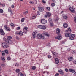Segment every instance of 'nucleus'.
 <instances>
[{
	"instance_id": "nucleus-1",
	"label": "nucleus",
	"mask_w": 76,
	"mask_h": 76,
	"mask_svg": "<svg viewBox=\"0 0 76 76\" xmlns=\"http://www.w3.org/2000/svg\"><path fill=\"white\" fill-rule=\"evenodd\" d=\"M71 31V29L70 28H69L68 30L66 31V33L65 34V36L66 37H69V39L71 40H73L74 38L75 37V35L74 34H71L70 32Z\"/></svg>"
},
{
	"instance_id": "nucleus-2",
	"label": "nucleus",
	"mask_w": 76,
	"mask_h": 76,
	"mask_svg": "<svg viewBox=\"0 0 76 76\" xmlns=\"http://www.w3.org/2000/svg\"><path fill=\"white\" fill-rule=\"evenodd\" d=\"M37 37L38 39H41L42 38L43 39H44V37L42 36L41 34H37Z\"/></svg>"
},
{
	"instance_id": "nucleus-3",
	"label": "nucleus",
	"mask_w": 76,
	"mask_h": 76,
	"mask_svg": "<svg viewBox=\"0 0 76 76\" xmlns=\"http://www.w3.org/2000/svg\"><path fill=\"white\" fill-rule=\"evenodd\" d=\"M2 46L4 48H7V44L6 43H3L2 44Z\"/></svg>"
},
{
	"instance_id": "nucleus-4",
	"label": "nucleus",
	"mask_w": 76,
	"mask_h": 76,
	"mask_svg": "<svg viewBox=\"0 0 76 76\" xmlns=\"http://www.w3.org/2000/svg\"><path fill=\"white\" fill-rule=\"evenodd\" d=\"M38 28H40V29H43L44 30L45 29H46L45 26L42 25H39L38 26Z\"/></svg>"
},
{
	"instance_id": "nucleus-5",
	"label": "nucleus",
	"mask_w": 76,
	"mask_h": 76,
	"mask_svg": "<svg viewBox=\"0 0 76 76\" xmlns=\"http://www.w3.org/2000/svg\"><path fill=\"white\" fill-rule=\"evenodd\" d=\"M28 31V28L27 27H24L23 32L24 34H27V31Z\"/></svg>"
},
{
	"instance_id": "nucleus-6",
	"label": "nucleus",
	"mask_w": 76,
	"mask_h": 76,
	"mask_svg": "<svg viewBox=\"0 0 76 76\" xmlns=\"http://www.w3.org/2000/svg\"><path fill=\"white\" fill-rule=\"evenodd\" d=\"M48 20L50 26H53V21L52 20V19L51 18H49Z\"/></svg>"
},
{
	"instance_id": "nucleus-7",
	"label": "nucleus",
	"mask_w": 76,
	"mask_h": 76,
	"mask_svg": "<svg viewBox=\"0 0 76 76\" xmlns=\"http://www.w3.org/2000/svg\"><path fill=\"white\" fill-rule=\"evenodd\" d=\"M69 10L72 13H75V8L72 7L69 8Z\"/></svg>"
},
{
	"instance_id": "nucleus-8",
	"label": "nucleus",
	"mask_w": 76,
	"mask_h": 76,
	"mask_svg": "<svg viewBox=\"0 0 76 76\" xmlns=\"http://www.w3.org/2000/svg\"><path fill=\"white\" fill-rule=\"evenodd\" d=\"M0 32L1 35H5V33L3 31V30L2 28H0Z\"/></svg>"
},
{
	"instance_id": "nucleus-9",
	"label": "nucleus",
	"mask_w": 76,
	"mask_h": 76,
	"mask_svg": "<svg viewBox=\"0 0 76 76\" xmlns=\"http://www.w3.org/2000/svg\"><path fill=\"white\" fill-rule=\"evenodd\" d=\"M41 22L43 24H45L47 23V20L44 19H41Z\"/></svg>"
},
{
	"instance_id": "nucleus-10",
	"label": "nucleus",
	"mask_w": 76,
	"mask_h": 76,
	"mask_svg": "<svg viewBox=\"0 0 76 76\" xmlns=\"http://www.w3.org/2000/svg\"><path fill=\"white\" fill-rule=\"evenodd\" d=\"M38 9L39 11V12H43L44 10V8L41 7H38Z\"/></svg>"
},
{
	"instance_id": "nucleus-11",
	"label": "nucleus",
	"mask_w": 76,
	"mask_h": 76,
	"mask_svg": "<svg viewBox=\"0 0 76 76\" xmlns=\"http://www.w3.org/2000/svg\"><path fill=\"white\" fill-rule=\"evenodd\" d=\"M4 27L5 28L6 30L7 31H10V28L8 27L6 25H5L4 26Z\"/></svg>"
},
{
	"instance_id": "nucleus-12",
	"label": "nucleus",
	"mask_w": 76,
	"mask_h": 76,
	"mask_svg": "<svg viewBox=\"0 0 76 76\" xmlns=\"http://www.w3.org/2000/svg\"><path fill=\"white\" fill-rule=\"evenodd\" d=\"M52 53L53 56H55L56 57H57V56H58V53H57L53 51L52 52Z\"/></svg>"
},
{
	"instance_id": "nucleus-13",
	"label": "nucleus",
	"mask_w": 76,
	"mask_h": 76,
	"mask_svg": "<svg viewBox=\"0 0 76 76\" xmlns=\"http://www.w3.org/2000/svg\"><path fill=\"white\" fill-rule=\"evenodd\" d=\"M56 33L57 34H59L60 33V30L59 28H57L56 31Z\"/></svg>"
},
{
	"instance_id": "nucleus-14",
	"label": "nucleus",
	"mask_w": 76,
	"mask_h": 76,
	"mask_svg": "<svg viewBox=\"0 0 76 76\" xmlns=\"http://www.w3.org/2000/svg\"><path fill=\"white\" fill-rule=\"evenodd\" d=\"M36 34L37 32L36 31H34L33 32V33L32 34L33 38H35L36 37V36H35V35H36Z\"/></svg>"
},
{
	"instance_id": "nucleus-15",
	"label": "nucleus",
	"mask_w": 76,
	"mask_h": 76,
	"mask_svg": "<svg viewBox=\"0 0 76 76\" xmlns=\"http://www.w3.org/2000/svg\"><path fill=\"white\" fill-rule=\"evenodd\" d=\"M61 36H57L55 37L56 39H57L58 40H60L61 38Z\"/></svg>"
},
{
	"instance_id": "nucleus-16",
	"label": "nucleus",
	"mask_w": 76,
	"mask_h": 76,
	"mask_svg": "<svg viewBox=\"0 0 76 76\" xmlns=\"http://www.w3.org/2000/svg\"><path fill=\"white\" fill-rule=\"evenodd\" d=\"M55 63H56V64H58V63H59V61L58 59L57 58H55Z\"/></svg>"
},
{
	"instance_id": "nucleus-17",
	"label": "nucleus",
	"mask_w": 76,
	"mask_h": 76,
	"mask_svg": "<svg viewBox=\"0 0 76 76\" xmlns=\"http://www.w3.org/2000/svg\"><path fill=\"white\" fill-rule=\"evenodd\" d=\"M6 42H7V43H9L10 44H12L13 43V42H12L11 40H7V41H6Z\"/></svg>"
},
{
	"instance_id": "nucleus-18",
	"label": "nucleus",
	"mask_w": 76,
	"mask_h": 76,
	"mask_svg": "<svg viewBox=\"0 0 76 76\" xmlns=\"http://www.w3.org/2000/svg\"><path fill=\"white\" fill-rule=\"evenodd\" d=\"M68 60L69 61H72L73 60V57H69L68 58Z\"/></svg>"
},
{
	"instance_id": "nucleus-19",
	"label": "nucleus",
	"mask_w": 76,
	"mask_h": 76,
	"mask_svg": "<svg viewBox=\"0 0 76 76\" xmlns=\"http://www.w3.org/2000/svg\"><path fill=\"white\" fill-rule=\"evenodd\" d=\"M46 14L48 17H50L51 15V14L50 12H46Z\"/></svg>"
},
{
	"instance_id": "nucleus-20",
	"label": "nucleus",
	"mask_w": 76,
	"mask_h": 76,
	"mask_svg": "<svg viewBox=\"0 0 76 76\" xmlns=\"http://www.w3.org/2000/svg\"><path fill=\"white\" fill-rule=\"evenodd\" d=\"M69 70L70 72H72V73H75V69H69Z\"/></svg>"
},
{
	"instance_id": "nucleus-21",
	"label": "nucleus",
	"mask_w": 76,
	"mask_h": 76,
	"mask_svg": "<svg viewBox=\"0 0 76 76\" xmlns=\"http://www.w3.org/2000/svg\"><path fill=\"white\" fill-rule=\"evenodd\" d=\"M58 72H59V73H60V74H61V75H63V74H64V72H63V70H58Z\"/></svg>"
},
{
	"instance_id": "nucleus-22",
	"label": "nucleus",
	"mask_w": 76,
	"mask_h": 76,
	"mask_svg": "<svg viewBox=\"0 0 76 76\" xmlns=\"http://www.w3.org/2000/svg\"><path fill=\"white\" fill-rule=\"evenodd\" d=\"M63 26L64 28H67L68 27V25L66 23L64 24Z\"/></svg>"
},
{
	"instance_id": "nucleus-23",
	"label": "nucleus",
	"mask_w": 76,
	"mask_h": 76,
	"mask_svg": "<svg viewBox=\"0 0 76 76\" xmlns=\"http://www.w3.org/2000/svg\"><path fill=\"white\" fill-rule=\"evenodd\" d=\"M12 37L10 36H8L7 37V39L8 40H10V39H12Z\"/></svg>"
},
{
	"instance_id": "nucleus-24",
	"label": "nucleus",
	"mask_w": 76,
	"mask_h": 76,
	"mask_svg": "<svg viewBox=\"0 0 76 76\" xmlns=\"http://www.w3.org/2000/svg\"><path fill=\"white\" fill-rule=\"evenodd\" d=\"M46 9L48 11H50V10H51L50 8L48 7H46Z\"/></svg>"
},
{
	"instance_id": "nucleus-25",
	"label": "nucleus",
	"mask_w": 76,
	"mask_h": 76,
	"mask_svg": "<svg viewBox=\"0 0 76 76\" xmlns=\"http://www.w3.org/2000/svg\"><path fill=\"white\" fill-rule=\"evenodd\" d=\"M18 76H23V74L21 72H20L18 74Z\"/></svg>"
},
{
	"instance_id": "nucleus-26",
	"label": "nucleus",
	"mask_w": 76,
	"mask_h": 76,
	"mask_svg": "<svg viewBox=\"0 0 76 76\" xmlns=\"http://www.w3.org/2000/svg\"><path fill=\"white\" fill-rule=\"evenodd\" d=\"M19 35L20 36H22L23 35V33L22 31H20L19 33Z\"/></svg>"
},
{
	"instance_id": "nucleus-27",
	"label": "nucleus",
	"mask_w": 76,
	"mask_h": 76,
	"mask_svg": "<svg viewBox=\"0 0 76 76\" xmlns=\"http://www.w3.org/2000/svg\"><path fill=\"white\" fill-rule=\"evenodd\" d=\"M32 69L33 70H35L36 69V66H33L32 67Z\"/></svg>"
},
{
	"instance_id": "nucleus-28",
	"label": "nucleus",
	"mask_w": 76,
	"mask_h": 76,
	"mask_svg": "<svg viewBox=\"0 0 76 76\" xmlns=\"http://www.w3.org/2000/svg\"><path fill=\"white\" fill-rule=\"evenodd\" d=\"M4 52L7 54H8L9 53V51H8V50H4Z\"/></svg>"
},
{
	"instance_id": "nucleus-29",
	"label": "nucleus",
	"mask_w": 76,
	"mask_h": 76,
	"mask_svg": "<svg viewBox=\"0 0 76 76\" xmlns=\"http://www.w3.org/2000/svg\"><path fill=\"white\" fill-rule=\"evenodd\" d=\"M72 54H75L76 53V51H75V50H72Z\"/></svg>"
},
{
	"instance_id": "nucleus-30",
	"label": "nucleus",
	"mask_w": 76,
	"mask_h": 76,
	"mask_svg": "<svg viewBox=\"0 0 76 76\" xmlns=\"http://www.w3.org/2000/svg\"><path fill=\"white\" fill-rule=\"evenodd\" d=\"M36 16H37V15H33L32 16V19H35V18H36Z\"/></svg>"
},
{
	"instance_id": "nucleus-31",
	"label": "nucleus",
	"mask_w": 76,
	"mask_h": 76,
	"mask_svg": "<svg viewBox=\"0 0 76 76\" xmlns=\"http://www.w3.org/2000/svg\"><path fill=\"white\" fill-rule=\"evenodd\" d=\"M63 17L65 19H67V17L66 15H63Z\"/></svg>"
},
{
	"instance_id": "nucleus-32",
	"label": "nucleus",
	"mask_w": 76,
	"mask_h": 76,
	"mask_svg": "<svg viewBox=\"0 0 76 76\" xmlns=\"http://www.w3.org/2000/svg\"><path fill=\"white\" fill-rule=\"evenodd\" d=\"M45 36H47V37H49L50 36L49 34H48V33H45Z\"/></svg>"
},
{
	"instance_id": "nucleus-33",
	"label": "nucleus",
	"mask_w": 76,
	"mask_h": 76,
	"mask_svg": "<svg viewBox=\"0 0 76 76\" xmlns=\"http://www.w3.org/2000/svg\"><path fill=\"white\" fill-rule=\"evenodd\" d=\"M21 21L22 22H24V21H25V18H22V19L21 20Z\"/></svg>"
},
{
	"instance_id": "nucleus-34",
	"label": "nucleus",
	"mask_w": 76,
	"mask_h": 76,
	"mask_svg": "<svg viewBox=\"0 0 76 76\" xmlns=\"http://www.w3.org/2000/svg\"><path fill=\"white\" fill-rule=\"evenodd\" d=\"M15 66L16 67H18V66H19V63H16L15 64Z\"/></svg>"
},
{
	"instance_id": "nucleus-35",
	"label": "nucleus",
	"mask_w": 76,
	"mask_h": 76,
	"mask_svg": "<svg viewBox=\"0 0 76 76\" xmlns=\"http://www.w3.org/2000/svg\"><path fill=\"white\" fill-rule=\"evenodd\" d=\"M8 11L9 12H12V9H11V8L9 7L8 8Z\"/></svg>"
},
{
	"instance_id": "nucleus-36",
	"label": "nucleus",
	"mask_w": 76,
	"mask_h": 76,
	"mask_svg": "<svg viewBox=\"0 0 76 76\" xmlns=\"http://www.w3.org/2000/svg\"><path fill=\"white\" fill-rule=\"evenodd\" d=\"M0 13H3V10L2 9H0Z\"/></svg>"
},
{
	"instance_id": "nucleus-37",
	"label": "nucleus",
	"mask_w": 76,
	"mask_h": 76,
	"mask_svg": "<svg viewBox=\"0 0 76 76\" xmlns=\"http://www.w3.org/2000/svg\"><path fill=\"white\" fill-rule=\"evenodd\" d=\"M2 55L3 56H5V53H4V51H2Z\"/></svg>"
},
{
	"instance_id": "nucleus-38",
	"label": "nucleus",
	"mask_w": 76,
	"mask_h": 76,
	"mask_svg": "<svg viewBox=\"0 0 76 76\" xmlns=\"http://www.w3.org/2000/svg\"><path fill=\"white\" fill-rule=\"evenodd\" d=\"M7 60H8L9 61H10V60H11V58L10 57H7Z\"/></svg>"
},
{
	"instance_id": "nucleus-39",
	"label": "nucleus",
	"mask_w": 76,
	"mask_h": 76,
	"mask_svg": "<svg viewBox=\"0 0 76 76\" xmlns=\"http://www.w3.org/2000/svg\"><path fill=\"white\" fill-rule=\"evenodd\" d=\"M16 72L17 73H19V72H20V70H19V69H16Z\"/></svg>"
},
{
	"instance_id": "nucleus-40",
	"label": "nucleus",
	"mask_w": 76,
	"mask_h": 76,
	"mask_svg": "<svg viewBox=\"0 0 76 76\" xmlns=\"http://www.w3.org/2000/svg\"><path fill=\"white\" fill-rule=\"evenodd\" d=\"M10 25L11 26H12V27H13L15 26V25H14V24H13V23H11Z\"/></svg>"
},
{
	"instance_id": "nucleus-41",
	"label": "nucleus",
	"mask_w": 76,
	"mask_h": 76,
	"mask_svg": "<svg viewBox=\"0 0 76 76\" xmlns=\"http://www.w3.org/2000/svg\"><path fill=\"white\" fill-rule=\"evenodd\" d=\"M55 3H52L51 4V6H52V7H54L55 6Z\"/></svg>"
},
{
	"instance_id": "nucleus-42",
	"label": "nucleus",
	"mask_w": 76,
	"mask_h": 76,
	"mask_svg": "<svg viewBox=\"0 0 76 76\" xmlns=\"http://www.w3.org/2000/svg\"><path fill=\"white\" fill-rule=\"evenodd\" d=\"M65 71L66 72H69V69H68L66 68L65 69Z\"/></svg>"
},
{
	"instance_id": "nucleus-43",
	"label": "nucleus",
	"mask_w": 76,
	"mask_h": 76,
	"mask_svg": "<svg viewBox=\"0 0 76 76\" xmlns=\"http://www.w3.org/2000/svg\"><path fill=\"white\" fill-rule=\"evenodd\" d=\"M74 21L75 22V23H76V16L74 17Z\"/></svg>"
},
{
	"instance_id": "nucleus-44",
	"label": "nucleus",
	"mask_w": 76,
	"mask_h": 76,
	"mask_svg": "<svg viewBox=\"0 0 76 76\" xmlns=\"http://www.w3.org/2000/svg\"><path fill=\"white\" fill-rule=\"evenodd\" d=\"M1 59L2 60H4L5 59V58L4 57H2L1 58Z\"/></svg>"
},
{
	"instance_id": "nucleus-45",
	"label": "nucleus",
	"mask_w": 76,
	"mask_h": 76,
	"mask_svg": "<svg viewBox=\"0 0 76 76\" xmlns=\"http://www.w3.org/2000/svg\"><path fill=\"white\" fill-rule=\"evenodd\" d=\"M37 15H40V12L39 11H37Z\"/></svg>"
},
{
	"instance_id": "nucleus-46",
	"label": "nucleus",
	"mask_w": 76,
	"mask_h": 76,
	"mask_svg": "<svg viewBox=\"0 0 76 76\" xmlns=\"http://www.w3.org/2000/svg\"><path fill=\"white\" fill-rule=\"evenodd\" d=\"M20 29V27H18L16 28L17 30H19V29Z\"/></svg>"
},
{
	"instance_id": "nucleus-47",
	"label": "nucleus",
	"mask_w": 76,
	"mask_h": 76,
	"mask_svg": "<svg viewBox=\"0 0 76 76\" xmlns=\"http://www.w3.org/2000/svg\"><path fill=\"white\" fill-rule=\"evenodd\" d=\"M42 3H44V4L46 3V2L45 1H44V0H42Z\"/></svg>"
},
{
	"instance_id": "nucleus-48",
	"label": "nucleus",
	"mask_w": 76,
	"mask_h": 76,
	"mask_svg": "<svg viewBox=\"0 0 76 76\" xmlns=\"http://www.w3.org/2000/svg\"><path fill=\"white\" fill-rule=\"evenodd\" d=\"M48 58H51V56L50 55H48Z\"/></svg>"
},
{
	"instance_id": "nucleus-49",
	"label": "nucleus",
	"mask_w": 76,
	"mask_h": 76,
	"mask_svg": "<svg viewBox=\"0 0 76 76\" xmlns=\"http://www.w3.org/2000/svg\"><path fill=\"white\" fill-rule=\"evenodd\" d=\"M73 63H74V64H76V60H74L73 61Z\"/></svg>"
},
{
	"instance_id": "nucleus-50",
	"label": "nucleus",
	"mask_w": 76,
	"mask_h": 76,
	"mask_svg": "<svg viewBox=\"0 0 76 76\" xmlns=\"http://www.w3.org/2000/svg\"><path fill=\"white\" fill-rule=\"evenodd\" d=\"M1 66H2V67H4V66H5V64H2Z\"/></svg>"
},
{
	"instance_id": "nucleus-51",
	"label": "nucleus",
	"mask_w": 76,
	"mask_h": 76,
	"mask_svg": "<svg viewBox=\"0 0 76 76\" xmlns=\"http://www.w3.org/2000/svg\"><path fill=\"white\" fill-rule=\"evenodd\" d=\"M2 6V7H4V6H5V4H2V5H1Z\"/></svg>"
},
{
	"instance_id": "nucleus-52",
	"label": "nucleus",
	"mask_w": 76,
	"mask_h": 76,
	"mask_svg": "<svg viewBox=\"0 0 76 76\" xmlns=\"http://www.w3.org/2000/svg\"><path fill=\"white\" fill-rule=\"evenodd\" d=\"M15 34L16 35H19V33H18V32L17 31L15 32Z\"/></svg>"
},
{
	"instance_id": "nucleus-53",
	"label": "nucleus",
	"mask_w": 76,
	"mask_h": 76,
	"mask_svg": "<svg viewBox=\"0 0 76 76\" xmlns=\"http://www.w3.org/2000/svg\"><path fill=\"white\" fill-rule=\"evenodd\" d=\"M59 75V74L58 73H57L55 74V76H58Z\"/></svg>"
},
{
	"instance_id": "nucleus-54",
	"label": "nucleus",
	"mask_w": 76,
	"mask_h": 76,
	"mask_svg": "<svg viewBox=\"0 0 76 76\" xmlns=\"http://www.w3.org/2000/svg\"><path fill=\"white\" fill-rule=\"evenodd\" d=\"M16 38L17 39L19 40V37H18L17 36L16 37Z\"/></svg>"
},
{
	"instance_id": "nucleus-55",
	"label": "nucleus",
	"mask_w": 76,
	"mask_h": 76,
	"mask_svg": "<svg viewBox=\"0 0 76 76\" xmlns=\"http://www.w3.org/2000/svg\"><path fill=\"white\" fill-rule=\"evenodd\" d=\"M28 13V11H25V12L24 13V14H26V13Z\"/></svg>"
},
{
	"instance_id": "nucleus-56",
	"label": "nucleus",
	"mask_w": 76,
	"mask_h": 76,
	"mask_svg": "<svg viewBox=\"0 0 76 76\" xmlns=\"http://www.w3.org/2000/svg\"><path fill=\"white\" fill-rule=\"evenodd\" d=\"M14 7H15V6L13 5H12L11 6V7L12 8H14Z\"/></svg>"
},
{
	"instance_id": "nucleus-57",
	"label": "nucleus",
	"mask_w": 76,
	"mask_h": 76,
	"mask_svg": "<svg viewBox=\"0 0 76 76\" xmlns=\"http://www.w3.org/2000/svg\"><path fill=\"white\" fill-rule=\"evenodd\" d=\"M30 3H31V4H34V3L33 2L31 1L30 2Z\"/></svg>"
},
{
	"instance_id": "nucleus-58",
	"label": "nucleus",
	"mask_w": 76,
	"mask_h": 76,
	"mask_svg": "<svg viewBox=\"0 0 76 76\" xmlns=\"http://www.w3.org/2000/svg\"><path fill=\"white\" fill-rule=\"evenodd\" d=\"M58 18H57V19H56L55 20V21L56 22H57V21H58Z\"/></svg>"
},
{
	"instance_id": "nucleus-59",
	"label": "nucleus",
	"mask_w": 76,
	"mask_h": 76,
	"mask_svg": "<svg viewBox=\"0 0 76 76\" xmlns=\"http://www.w3.org/2000/svg\"><path fill=\"white\" fill-rule=\"evenodd\" d=\"M11 14L12 15H13V12H12V11H11Z\"/></svg>"
},
{
	"instance_id": "nucleus-60",
	"label": "nucleus",
	"mask_w": 76,
	"mask_h": 76,
	"mask_svg": "<svg viewBox=\"0 0 76 76\" xmlns=\"http://www.w3.org/2000/svg\"><path fill=\"white\" fill-rule=\"evenodd\" d=\"M64 41H62L61 42V44H64Z\"/></svg>"
},
{
	"instance_id": "nucleus-61",
	"label": "nucleus",
	"mask_w": 76,
	"mask_h": 76,
	"mask_svg": "<svg viewBox=\"0 0 76 76\" xmlns=\"http://www.w3.org/2000/svg\"><path fill=\"white\" fill-rule=\"evenodd\" d=\"M45 18H47V16H47V15H45Z\"/></svg>"
},
{
	"instance_id": "nucleus-62",
	"label": "nucleus",
	"mask_w": 76,
	"mask_h": 76,
	"mask_svg": "<svg viewBox=\"0 0 76 76\" xmlns=\"http://www.w3.org/2000/svg\"><path fill=\"white\" fill-rule=\"evenodd\" d=\"M74 76H76V72H75L74 74Z\"/></svg>"
},
{
	"instance_id": "nucleus-63",
	"label": "nucleus",
	"mask_w": 76,
	"mask_h": 76,
	"mask_svg": "<svg viewBox=\"0 0 76 76\" xmlns=\"http://www.w3.org/2000/svg\"><path fill=\"white\" fill-rule=\"evenodd\" d=\"M1 70V67L0 66V70Z\"/></svg>"
},
{
	"instance_id": "nucleus-64",
	"label": "nucleus",
	"mask_w": 76,
	"mask_h": 76,
	"mask_svg": "<svg viewBox=\"0 0 76 76\" xmlns=\"http://www.w3.org/2000/svg\"><path fill=\"white\" fill-rule=\"evenodd\" d=\"M1 5H2L1 3L0 2V6H1Z\"/></svg>"
}]
</instances>
